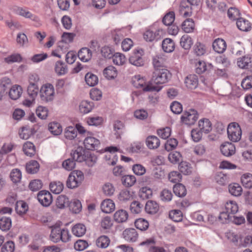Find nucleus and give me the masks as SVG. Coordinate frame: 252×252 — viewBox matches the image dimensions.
<instances>
[{"mask_svg":"<svg viewBox=\"0 0 252 252\" xmlns=\"http://www.w3.org/2000/svg\"><path fill=\"white\" fill-rule=\"evenodd\" d=\"M85 81L89 86H94L98 83V78L94 74L88 73L85 75Z\"/></svg>","mask_w":252,"mask_h":252,"instance_id":"obj_59","label":"nucleus"},{"mask_svg":"<svg viewBox=\"0 0 252 252\" xmlns=\"http://www.w3.org/2000/svg\"><path fill=\"white\" fill-rule=\"evenodd\" d=\"M35 132V131L32 127L25 126L19 130V133L21 138L26 140L33 135Z\"/></svg>","mask_w":252,"mask_h":252,"instance_id":"obj_18","label":"nucleus"},{"mask_svg":"<svg viewBox=\"0 0 252 252\" xmlns=\"http://www.w3.org/2000/svg\"><path fill=\"white\" fill-rule=\"evenodd\" d=\"M162 47L164 52L171 53L174 50L175 44L172 39L170 38H166L162 41Z\"/></svg>","mask_w":252,"mask_h":252,"instance_id":"obj_29","label":"nucleus"},{"mask_svg":"<svg viewBox=\"0 0 252 252\" xmlns=\"http://www.w3.org/2000/svg\"><path fill=\"white\" fill-rule=\"evenodd\" d=\"M136 179L134 176L131 175H125L122 178V182L126 187H131L136 183Z\"/></svg>","mask_w":252,"mask_h":252,"instance_id":"obj_46","label":"nucleus"},{"mask_svg":"<svg viewBox=\"0 0 252 252\" xmlns=\"http://www.w3.org/2000/svg\"><path fill=\"white\" fill-rule=\"evenodd\" d=\"M180 44L184 49L189 50L193 44V40L189 35L184 34L180 39Z\"/></svg>","mask_w":252,"mask_h":252,"instance_id":"obj_32","label":"nucleus"},{"mask_svg":"<svg viewBox=\"0 0 252 252\" xmlns=\"http://www.w3.org/2000/svg\"><path fill=\"white\" fill-rule=\"evenodd\" d=\"M213 48L215 52L222 53L226 48V42L223 39L218 38L213 42Z\"/></svg>","mask_w":252,"mask_h":252,"instance_id":"obj_21","label":"nucleus"},{"mask_svg":"<svg viewBox=\"0 0 252 252\" xmlns=\"http://www.w3.org/2000/svg\"><path fill=\"white\" fill-rule=\"evenodd\" d=\"M128 214L125 210H119L114 214V220L119 223L125 222L128 219Z\"/></svg>","mask_w":252,"mask_h":252,"instance_id":"obj_31","label":"nucleus"},{"mask_svg":"<svg viewBox=\"0 0 252 252\" xmlns=\"http://www.w3.org/2000/svg\"><path fill=\"white\" fill-rule=\"evenodd\" d=\"M64 134L66 139L72 140L77 136V131L74 127L68 126L66 128Z\"/></svg>","mask_w":252,"mask_h":252,"instance_id":"obj_64","label":"nucleus"},{"mask_svg":"<svg viewBox=\"0 0 252 252\" xmlns=\"http://www.w3.org/2000/svg\"><path fill=\"white\" fill-rule=\"evenodd\" d=\"M225 210L230 214H235L238 211V206L236 202L230 200L225 204Z\"/></svg>","mask_w":252,"mask_h":252,"instance_id":"obj_38","label":"nucleus"},{"mask_svg":"<svg viewBox=\"0 0 252 252\" xmlns=\"http://www.w3.org/2000/svg\"><path fill=\"white\" fill-rule=\"evenodd\" d=\"M134 192L127 189L122 190L118 196V198L120 201H128L133 198Z\"/></svg>","mask_w":252,"mask_h":252,"instance_id":"obj_41","label":"nucleus"},{"mask_svg":"<svg viewBox=\"0 0 252 252\" xmlns=\"http://www.w3.org/2000/svg\"><path fill=\"white\" fill-rule=\"evenodd\" d=\"M143 55L144 51L142 49L135 50L129 57V62L136 66H143L144 64V61L142 58Z\"/></svg>","mask_w":252,"mask_h":252,"instance_id":"obj_11","label":"nucleus"},{"mask_svg":"<svg viewBox=\"0 0 252 252\" xmlns=\"http://www.w3.org/2000/svg\"><path fill=\"white\" fill-rule=\"evenodd\" d=\"M22 60V58L21 55L18 53L12 54L4 59V62L8 64H11L16 62H20Z\"/></svg>","mask_w":252,"mask_h":252,"instance_id":"obj_60","label":"nucleus"},{"mask_svg":"<svg viewBox=\"0 0 252 252\" xmlns=\"http://www.w3.org/2000/svg\"><path fill=\"white\" fill-rule=\"evenodd\" d=\"M220 151L222 155L226 157H230L235 153V146L231 143L226 142L221 144Z\"/></svg>","mask_w":252,"mask_h":252,"instance_id":"obj_14","label":"nucleus"},{"mask_svg":"<svg viewBox=\"0 0 252 252\" xmlns=\"http://www.w3.org/2000/svg\"><path fill=\"white\" fill-rule=\"evenodd\" d=\"M54 95L55 89L52 84L46 83L41 86L40 90V97L42 101H51L54 99Z\"/></svg>","mask_w":252,"mask_h":252,"instance_id":"obj_5","label":"nucleus"},{"mask_svg":"<svg viewBox=\"0 0 252 252\" xmlns=\"http://www.w3.org/2000/svg\"><path fill=\"white\" fill-rule=\"evenodd\" d=\"M84 147L89 150H94L97 149L100 145V141L97 138L91 136H88L83 141Z\"/></svg>","mask_w":252,"mask_h":252,"instance_id":"obj_13","label":"nucleus"},{"mask_svg":"<svg viewBox=\"0 0 252 252\" xmlns=\"http://www.w3.org/2000/svg\"><path fill=\"white\" fill-rule=\"evenodd\" d=\"M173 190L175 195L179 197H184L187 194L186 187L182 184L179 183L175 185Z\"/></svg>","mask_w":252,"mask_h":252,"instance_id":"obj_45","label":"nucleus"},{"mask_svg":"<svg viewBox=\"0 0 252 252\" xmlns=\"http://www.w3.org/2000/svg\"><path fill=\"white\" fill-rule=\"evenodd\" d=\"M84 179L83 172L79 170H75L69 175L66 181V186L68 188L73 189L77 187Z\"/></svg>","mask_w":252,"mask_h":252,"instance_id":"obj_7","label":"nucleus"},{"mask_svg":"<svg viewBox=\"0 0 252 252\" xmlns=\"http://www.w3.org/2000/svg\"><path fill=\"white\" fill-rule=\"evenodd\" d=\"M50 228L49 238L52 242L56 243L62 241L65 243L70 240L71 236L67 228L62 229L57 224L50 226Z\"/></svg>","mask_w":252,"mask_h":252,"instance_id":"obj_1","label":"nucleus"},{"mask_svg":"<svg viewBox=\"0 0 252 252\" xmlns=\"http://www.w3.org/2000/svg\"><path fill=\"white\" fill-rule=\"evenodd\" d=\"M169 218L175 222H180L182 220L183 214L179 210H173L169 212Z\"/></svg>","mask_w":252,"mask_h":252,"instance_id":"obj_56","label":"nucleus"},{"mask_svg":"<svg viewBox=\"0 0 252 252\" xmlns=\"http://www.w3.org/2000/svg\"><path fill=\"white\" fill-rule=\"evenodd\" d=\"M228 189L230 193L235 196H239L242 194L243 189L237 183H232L229 185Z\"/></svg>","mask_w":252,"mask_h":252,"instance_id":"obj_36","label":"nucleus"},{"mask_svg":"<svg viewBox=\"0 0 252 252\" xmlns=\"http://www.w3.org/2000/svg\"><path fill=\"white\" fill-rule=\"evenodd\" d=\"M188 2H182L180 6V14L183 17H189L192 15V9Z\"/></svg>","mask_w":252,"mask_h":252,"instance_id":"obj_24","label":"nucleus"},{"mask_svg":"<svg viewBox=\"0 0 252 252\" xmlns=\"http://www.w3.org/2000/svg\"><path fill=\"white\" fill-rule=\"evenodd\" d=\"M63 187V184L60 181H54L50 184L51 191L56 194H59L62 192Z\"/></svg>","mask_w":252,"mask_h":252,"instance_id":"obj_51","label":"nucleus"},{"mask_svg":"<svg viewBox=\"0 0 252 252\" xmlns=\"http://www.w3.org/2000/svg\"><path fill=\"white\" fill-rule=\"evenodd\" d=\"M197 112L194 109H189L184 113L181 117L182 122L187 125H193L198 119Z\"/></svg>","mask_w":252,"mask_h":252,"instance_id":"obj_10","label":"nucleus"},{"mask_svg":"<svg viewBox=\"0 0 252 252\" xmlns=\"http://www.w3.org/2000/svg\"><path fill=\"white\" fill-rule=\"evenodd\" d=\"M195 71L198 74H202L207 70V65L203 61L195 60L194 61Z\"/></svg>","mask_w":252,"mask_h":252,"instance_id":"obj_44","label":"nucleus"},{"mask_svg":"<svg viewBox=\"0 0 252 252\" xmlns=\"http://www.w3.org/2000/svg\"><path fill=\"white\" fill-rule=\"evenodd\" d=\"M39 168V164L36 160H31L26 164V170L29 173H36Z\"/></svg>","mask_w":252,"mask_h":252,"instance_id":"obj_47","label":"nucleus"},{"mask_svg":"<svg viewBox=\"0 0 252 252\" xmlns=\"http://www.w3.org/2000/svg\"><path fill=\"white\" fill-rule=\"evenodd\" d=\"M198 127L202 132L208 133L212 130V123L208 119H201L198 122Z\"/></svg>","mask_w":252,"mask_h":252,"instance_id":"obj_23","label":"nucleus"},{"mask_svg":"<svg viewBox=\"0 0 252 252\" xmlns=\"http://www.w3.org/2000/svg\"><path fill=\"white\" fill-rule=\"evenodd\" d=\"M185 83L189 89H195L198 86V77L195 74H190L186 78Z\"/></svg>","mask_w":252,"mask_h":252,"instance_id":"obj_22","label":"nucleus"},{"mask_svg":"<svg viewBox=\"0 0 252 252\" xmlns=\"http://www.w3.org/2000/svg\"><path fill=\"white\" fill-rule=\"evenodd\" d=\"M164 31L162 29H158L155 31L148 30L145 31L143 34L144 39L149 42L158 40L164 36Z\"/></svg>","mask_w":252,"mask_h":252,"instance_id":"obj_9","label":"nucleus"},{"mask_svg":"<svg viewBox=\"0 0 252 252\" xmlns=\"http://www.w3.org/2000/svg\"><path fill=\"white\" fill-rule=\"evenodd\" d=\"M193 50L197 56H202L206 53L207 48L204 44L197 42L193 47Z\"/></svg>","mask_w":252,"mask_h":252,"instance_id":"obj_55","label":"nucleus"},{"mask_svg":"<svg viewBox=\"0 0 252 252\" xmlns=\"http://www.w3.org/2000/svg\"><path fill=\"white\" fill-rule=\"evenodd\" d=\"M166 60L162 55H157L153 59V64L156 69L163 68L165 63Z\"/></svg>","mask_w":252,"mask_h":252,"instance_id":"obj_35","label":"nucleus"},{"mask_svg":"<svg viewBox=\"0 0 252 252\" xmlns=\"http://www.w3.org/2000/svg\"><path fill=\"white\" fill-rule=\"evenodd\" d=\"M124 239L130 242H135L138 238V233L136 230L134 228H129L126 229L123 232Z\"/></svg>","mask_w":252,"mask_h":252,"instance_id":"obj_16","label":"nucleus"},{"mask_svg":"<svg viewBox=\"0 0 252 252\" xmlns=\"http://www.w3.org/2000/svg\"><path fill=\"white\" fill-rule=\"evenodd\" d=\"M40 203L43 206H49L53 201L52 195L50 192L47 190L40 191L37 196Z\"/></svg>","mask_w":252,"mask_h":252,"instance_id":"obj_12","label":"nucleus"},{"mask_svg":"<svg viewBox=\"0 0 252 252\" xmlns=\"http://www.w3.org/2000/svg\"><path fill=\"white\" fill-rule=\"evenodd\" d=\"M228 137L230 140L236 142L239 141L242 136V130L238 123H231L227 127Z\"/></svg>","mask_w":252,"mask_h":252,"instance_id":"obj_6","label":"nucleus"},{"mask_svg":"<svg viewBox=\"0 0 252 252\" xmlns=\"http://www.w3.org/2000/svg\"><path fill=\"white\" fill-rule=\"evenodd\" d=\"M70 210L73 213L78 214L82 210V204L80 200L73 199L68 205Z\"/></svg>","mask_w":252,"mask_h":252,"instance_id":"obj_37","label":"nucleus"},{"mask_svg":"<svg viewBox=\"0 0 252 252\" xmlns=\"http://www.w3.org/2000/svg\"><path fill=\"white\" fill-rule=\"evenodd\" d=\"M23 151L27 156L32 157L35 154V147L32 143L27 141L23 146Z\"/></svg>","mask_w":252,"mask_h":252,"instance_id":"obj_34","label":"nucleus"},{"mask_svg":"<svg viewBox=\"0 0 252 252\" xmlns=\"http://www.w3.org/2000/svg\"><path fill=\"white\" fill-rule=\"evenodd\" d=\"M10 178L14 183L20 182L22 178L21 171L17 168L12 169L10 174Z\"/></svg>","mask_w":252,"mask_h":252,"instance_id":"obj_57","label":"nucleus"},{"mask_svg":"<svg viewBox=\"0 0 252 252\" xmlns=\"http://www.w3.org/2000/svg\"><path fill=\"white\" fill-rule=\"evenodd\" d=\"M103 75L108 80H111L115 78L118 75V71L116 68L110 65L106 67L103 71Z\"/></svg>","mask_w":252,"mask_h":252,"instance_id":"obj_26","label":"nucleus"},{"mask_svg":"<svg viewBox=\"0 0 252 252\" xmlns=\"http://www.w3.org/2000/svg\"><path fill=\"white\" fill-rule=\"evenodd\" d=\"M112 59L113 63L117 65L124 64L126 60L125 56L120 53H115L112 57Z\"/></svg>","mask_w":252,"mask_h":252,"instance_id":"obj_49","label":"nucleus"},{"mask_svg":"<svg viewBox=\"0 0 252 252\" xmlns=\"http://www.w3.org/2000/svg\"><path fill=\"white\" fill-rule=\"evenodd\" d=\"M11 10L15 14L30 19L36 23H40V20L39 17L32 13L26 8L14 6L12 7Z\"/></svg>","mask_w":252,"mask_h":252,"instance_id":"obj_8","label":"nucleus"},{"mask_svg":"<svg viewBox=\"0 0 252 252\" xmlns=\"http://www.w3.org/2000/svg\"><path fill=\"white\" fill-rule=\"evenodd\" d=\"M49 131L54 135H59L62 131V127L60 124L57 122H51L49 124Z\"/></svg>","mask_w":252,"mask_h":252,"instance_id":"obj_52","label":"nucleus"},{"mask_svg":"<svg viewBox=\"0 0 252 252\" xmlns=\"http://www.w3.org/2000/svg\"><path fill=\"white\" fill-rule=\"evenodd\" d=\"M67 67L65 63L59 61L56 62L54 65V71L58 76H62L67 72Z\"/></svg>","mask_w":252,"mask_h":252,"instance_id":"obj_27","label":"nucleus"},{"mask_svg":"<svg viewBox=\"0 0 252 252\" xmlns=\"http://www.w3.org/2000/svg\"><path fill=\"white\" fill-rule=\"evenodd\" d=\"M72 234L76 237H82L86 232V227L82 223H77L72 226L71 229Z\"/></svg>","mask_w":252,"mask_h":252,"instance_id":"obj_28","label":"nucleus"},{"mask_svg":"<svg viewBox=\"0 0 252 252\" xmlns=\"http://www.w3.org/2000/svg\"><path fill=\"white\" fill-rule=\"evenodd\" d=\"M237 28L241 31L247 32L251 29L252 25L249 20L243 18H239L236 22Z\"/></svg>","mask_w":252,"mask_h":252,"instance_id":"obj_25","label":"nucleus"},{"mask_svg":"<svg viewBox=\"0 0 252 252\" xmlns=\"http://www.w3.org/2000/svg\"><path fill=\"white\" fill-rule=\"evenodd\" d=\"M132 84L137 88H142L144 91L159 92L162 89V87L155 86L153 83L146 85V81L145 78L140 75H135L132 78Z\"/></svg>","mask_w":252,"mask_h":252,"instance_id":"obj_4","label":"nucleus"},{"mask_svg":"<svg viewBox=\"0 0 252 252\" xmlns=\"http://www.w3.org/2000/svg\"><path fill=\"white\" fill-rule=\"evenodd\" d=\"M93 107L94 105L92 102L83 100L80 103L79 111L81 113L87 114L92 110Z\"/></svg>","mask_w":252,"mask_h":252,"instance_id":"obj_39","label":"nucleus"},{"mask_svg":"<svg viewBox=\"0 0 252 252\" xmlns=\"http://www.w3.org/2000/svg\"><path fill=\"white\" fill-rule=\"evenodd\" d=\"M36 114L41 119H46L48 115V109L42 106H39L36 109Z\"/></svg>","mask_w":252,"mask_h":252,"instance_id":"obj_62","label":"nucleus"},{"mask_svg":"<svg viewBox=\"0 0 252 252\" xmlns=\"http://www.w3.org/2000/svg\"><path fill=\"white\" fill-rule=\"evenodd\" d=\"M73 152L71 153V156ZM71 158H68L64 160L62 163L63 167L67 171H71L75 168V161L77 160L74 159L72 156Z\"/></svg>","mask_w":252,"mask_h":252,"instance_id":"obj_54","label":"nucleus"},{"mask_svg":"<svg viewBox=\"0 0 252 252\" xmlns=\"http://www.w3.org/2000/svg\"><path fill=\"white\" fill-rule=\"evenodd\" d=\"M23 93V89L19 85H14L10 88L9 92V97L13 100H17L20 98Z\"/></svg>","mask_w":252,"mask_h":252,"instance_id":"obj_19","label":"nucleus"},{"mask_svg":"<svg viewBox=\"0 0 252 252\" xmlns=\"http://www.w3.org/2000/svg\"><path fill=\"white\" fill-rule=\"evenodd\" d=\"M68 205L69 199L65 195H59L56 200V205L59 209H63Z\"/></svg>","mask_w":252,"mask_h":252,"instance_id":"obj_43","label":"nucleus"},{"mask_svg":"<svg viewBox=\"0 0 252 252\" xmlns=\"http://www.w3.org/2000/svg\"><path fill=\"white\" fill-rule=\"evenodd\" d=\"M145 210L149 214H155L158 211L159 206L156 202L149 200L145 205Z\"/></svg>","mask_w":252,"mask_h":252,"instance_id":"obj_30","label":"nucleus"},{"mask_svg":"<svg viewBox=\"0 0 252 252\" xmlns=\"http://www.w3.org/2000/svg\"><path fill=\"white\" fill-rule=\"evenodd\" d=\"M145 143L147 147L151 150L158 149L160 144V140L156 136L150 135L147 137Z\"/></svg>","mask_w":252,"mask_h":252,"instance_id":"obj_15","label":"nucleus"},{"mask_svg":"<svg viewBox=\"0 0 252 252\" xmlns=\"http://www.w3.org/2000/svg\"><path fill=\"white\" fill-rule=\"evenodd\" d=\"M168 158L171 163L176 164L179 163L182 159V156L179 152L175 151L169 154Z\"/></svg>","mask_w":252,"mask_h":252,"instance_id":"obj_63","label":"nucleus"},{"mask_svg":"<svg viewBox=\"0 0 252 252\" xmlns=\"http://www.w3.org/2000/svg\"><path fill=\"white\" fill-rule=\"evenodd\" d=\"M92 56V52L88 48H82L78 54L79 59L84 62H87L90 60Z\"/></svg>","mask_w":252,"mask_h":252,"instance_id":"obj_33","label":"nucleus"},{"mask_svg":"<svg viewBox=\"0 0 252 252\" xmlns=\"http://www.w3.org/2000/svg\"><path fill=\"white\" fill-rule=\"evenodd\" d=\"M251 62L252 59L251 57L249 56H245L237 59V64L241 68H246L248 67Z\"/></svg>","mask_w":252,"mask_h":252,"instance_id":"obj_48","label":"nucleus"},{"mask_svg":"<svg viewBox=\"0 0 252 252\" xmlns=\"http://www.w3.org/2000/svg\"><path fill=\"white\" fill-rule=\"evenodd\" d=\"M12 226V221L10 218L3 217L0 218V229L6 231L10 229Z\"/></svg>","mask_w":252,"mask_h":252,"instance_id":"obj_40","label":"nucleus"},{"mask_svg":"<svg viewBox=\"0 0 252 252\" xmlns=\"http://www.w3.org/2000/svg\"><path fill=\"white\" fill-rule=\"evenodd\" d=\"M171 77V74L167 69L164 68L156 69L153 72L151 83L160 86L159 85L167 83Z\"/></svg>","mask_w":252,"mask_h":252,"instance_id":"obj_3","label":"nucleus"},{"mask_svg":"<svg viewBox=\"0 0 252 252\" xmlns=\"http://www.w3.org/2000/svg\"><path fill=\"white\" fill-rule=\"evenodd\" d=\"M110 242L109 238L106 236L103 235L97 238L96 244L98 247L106 248L109 246Z\"/></svg>","mask_w":252,"mask_h":252,"instance_id":"obj_58","label":"nucleus"},{"mask_svg":"<svg viewBox=\"0 0 252 252\" xmlns=\"http://www.w3.org/2000/svg\"><path fill=\"white\" fill-rule=\"evenodd\" d=\"M134 224L137 229L141 231L147 230L149 226V222L143 218L136 219L135 220Z\"/></svg>","mask_w":252,"mask_h":252,"instance_id":"obj_50","label":"nucleus"},{"mask_svg":"<svg viewBox=\"0 0 252 252\" xmlns=\"http://www.w3.org/2000/svg\"><path fill=\"white\" fill-rule=\"evenodd\" d=\"M28 210V206L23 201H17L15 206V210L19 215L25 214Z\"/></svg>","mask_w":252,"mask_h":252,"instance_id":"obj_53","label":"nucleus"},{"mask_svg":"<svg viewBox=\"0 0 252 252\" xmlns=\"http://www.w3.org/2000/svg\"><path fill=\"white\" fill-rule=\"evenodd\" d=\"M100 207L103 212L110 213L115 210V205L112 200L106 199L102 202Z\"/></svg>","mask_w":252,"mask_h":252,"instance_id":"obj_17","label":"nucleus"},{"mask_svg":"<svg viewBox=\"0 0 252 252\" xmlns=\"http://www.w3.org/2000/svg\"><path fill=\"white\" fill-rule=\"evenodd\" d=\"M195 28V23L192 19L188 18L181 24V29L186 33L193 32Z\"/></svg>","mask_w":252,"mask_h":252,"instance_id":"obj_20","label":"nucleus"},{"mask_svg":"<svg viewBox=\"0 0 252 252\" xmlns=\"http://www.w3.org/2000/svg\"><path fill=\"white\" fill-rule=\"evenodd\" d=\"M153 194L152 190L148 187H142L139 191V196L143 199H147L151 197Z\"/></svg>","mask_w":252,"mask_h":252,"instance_id":"obj_61","label":"nucleus"},{"mask_svg":"<svg viewBox=\"0 0 252 252\" xmlns=\"http://www.w3.org/2000/svg\"><path fill=\"white\" fill-rule=\"evenodd\" d=\"M72 156L78 162L85 161L89 166H92L96 161L97 158L94 154L86 152L82 147H79L73 151Z\"/></svg>","mask_w":252,"mask_h":252,"instance_id":"obj_2","label":"nucleus"},{"mask_svg":"<svg viewBox=\"0 0 252 252\" xmlns=\"http://www.w3.org/2000/svg\"><path fill=\"white\" fill-rule=\"evenodd\" d=\"M241 182L245 188H252V174L250 173L244 174L241 176Z\"/></svg>","mask_w":252,"mask_h":252,"instance_id":"obj_42","label":"nucleus"}]
</instances>
